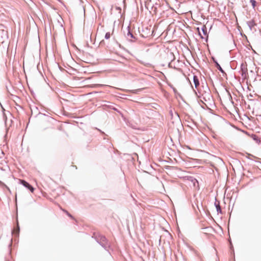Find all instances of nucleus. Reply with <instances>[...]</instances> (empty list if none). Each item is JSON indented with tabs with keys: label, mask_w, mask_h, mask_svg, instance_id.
<instances>
[{
	"label": "nucleus",
	"mask_w": 261,
	"mask_h": 261,
	"mask_svg": "<svg viewBox=\"0 0 261 261\" xmlns=\"http://www.w3.org/2000/svg\"><path fill=\"white\" fill-rule=\"evenodd\" d=\"M127 37L128 39H130L134 38V36L132 33L128 32L127 34Z\"/></svg>",
	"instance_id": "20e7f679"
},
{
	"label": "nucleus",
	"mask_w": 261,
	"mask_h": 261,
	"mask_svg": "<svg viewBox=\"0 0 261 261\" xmlns=\"http://www.w3.org/2000/svg\"><path fill=\"white\" fill-rule=\"evenodd\" d=\"M63 211L65 213H66L67 214V215L68 216H69V217H71V218H72V216H71V215H70V214H69V213L67 211L64 210H63Z\"/></svg>",
	"instance_id": "1a4fd4ad"
},
{
	"label": "nucleus",
	"mask_w": 261,
	"mask_h": 261,
	"mask_svg": "<svg viewBox=\"0 0 261 261\" xmlns=\"http://www.w3.org/2000/svg\"><path fill=\"white\" fill-rule=\"evenodd\" d=\"M218 65L219 66L220 70H222L221 67L219 65Z\"/></svg>",
	"instance_id": "f8f14e48"
},
{
	"label": "nucleus",
	"mask_w": 261,
	"mask_h": 261,
	"mask_svg": "<svg viewBox=\"0 0 261 261\" xmlns=\"http://www.w3.org/2000/svg\"><path fill=\"white\" fill-rule=\"evenodd\" d=\"M202 31L203 32V33L205 35H206V28L205 26H203V28H202Z\"/></svg>",
	"instance_id": "0eeeda50"
},
{
	"label": "nucleus",
	"mask_w": 261,
	"mask_h": 261,
	"mask_svg": "<svg viewBox=\"0 0 261 261\" xmlns=\"http://www.w3.org/2000/svg\"><path fill=\"white\" fill-rule=\"evenodd\" d=\"M20 183L23 185L25 187L29 189L32 193L34 192V188L31 186L28 182L25 181L24 180L20 179Z\"/></svg>",
	"instance_id": "f257e3e1"
},
{
	"label": "nucleus",
	"mask_w": 261,
	"mask_h": 261,
	"mask_svg": "<svg viewBox=\"0 0 261 261\" xmlns=\"http://www.w3.org/2000/svg\"><path fill=\"white\" fill-rule=\"evenodd\" d=\"M111 34L110 32H108L105 35V38L107 39H108L110 38V36H111Z\"/></svg>",
	"instance_id": "39448f33"
},
{
	"label": "nucleus",
	"mask_w": 261,
	"mask_h": 261,
	"mask_svg": "<svg viewBox=\"0 0 261 261\" xmlns=\"http://www.w3.org/2000/svg\"><path fill=\"white\" fill-rule=\"evenodd\" d=\"M193 82L195 87L197 88L199 85V83L198 79L196 76H193Z\"/></svg>",
	"instance_id": "f03ea898"
},
{
	"label": "nucleus",
	"mask_w": 261,
	"mask_h": 261,
	"mask_svg": "<svg viewBox=\"0 0 261 261\" xmlns=\"http://www.w3.org/2000/svg\"><path fill=\"white\" fill-rule=\"evenodd\" d=\"M249 23L250 24V26H251V27H253L254 25H255V24L254 23L253 21H250L249 22Z\"/></svg>",
	"instance_id": "6e6552de"
},
{
	"label": "nucleus",
	"mask_w": 261,
	"mask_h": 261,
	"mask_svg": "<svg viewBox=\"0 0 261 261\" xmlns=\"http://www.w3.org/2000/svg\"><path fill=\"white\" fill-rule=\"evenodd\" d=\"M199 35L201 36V38H203V37L202 36H201V34H200V32H199Z\"/></svg>",
	"instance_id": "9b49d317"
},
{
	"label": "nucleus",
	"mask_w": 261,
	"mask_h": 261,
	"mask_svg": "<svg viewBox=\"0 0 261 261\" xmlns=\"http://www.w3.org/2000/svg\"><path fill=\"white\" fill-rule=\"evenodd\" d=\"M19 227L18 226V224H17V226L16 228H14L13 231V233L14 234H15L16 236H17L19 234Z\"/></svg>",
	"instance_id": "7ed1b4c3"
},
{
	"label": "nucleus",
	"mask_w": 261,
	"mask_h": 261,
	"mask_svg": "<svg viewBox=\"0 0 261 261\" xmlns=\"http://www.w3.org/2000/svg\"><path fill=\"white\" fill-rule=\"evenodd\" d=\"M218 211H220V206L218 205L216 206Z\"/></svg>",
	"instance_id": "9d476101"
},
{
	"label": "nucleus",
	"mask_w": 261,
	"mask_h": 261,
	"mask_svg": "<svg viewBox=\"0 0 261 261\" xmlns=\"http://www.w3.org/2000/svg\"><path fill=\"white\" fill-rule=\"evenodd\" d=\"M250 1L252 4L253 7L254 8L255 6L256 2L254 0H250Z\"/></svg>",
	"instance_id": "423d86ee"
}]
</instances>
